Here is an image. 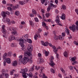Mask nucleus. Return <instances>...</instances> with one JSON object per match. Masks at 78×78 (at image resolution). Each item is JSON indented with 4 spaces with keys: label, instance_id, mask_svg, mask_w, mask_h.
I'll return each instance as SVG.
<instances>
[{
    "label": "nucleus",
    "instance_id": "42",
    "mask_svg": "<svg viewBox=\"0 0 78 78\" xmlns=\"http://www.w3.org/2000/svg\"><path fill=\"white\" fill-rule=\"evenodd\" d=\"M50 13H46L45 14L46 17L48 18L49 17V16H50Z\"/></svg>",
    "mask_w": 78,
    "mask_h": 78
},
{
    "label": "nucleus",
    "instance_id": "3",
    "mask_svg": "<svg viewBox=\"0 0 78 78\" xmlns=\"http://www.w3.org/2000/svg\"><path fill=\"white\" fill-rule=\"evenodd\" d=\"M76 25L77 26H76L75 27V26L74 25H73L72 26L69 27V28L71 30H72L73 31V32H75V31H77L78 30V21H77L76 22Z\"/></svg>",
    "mask_w": 78,
    "mask_h": 78
},
{
    "label": "nucleus",
    "instance_id": "15",
    "mask_svg": "<svg viewBox=\"0 0 78 78\" xmlns=\"http://www.w3.org/2000/svg\"><path fill=\"white\" fill-rule=\"evenodd\" d=\"M5 73V71L4 69H3L2 71V73L1 75L0 76V78H4V75Z\"/></svg>",
    "mask_w": 78,
    "mask_h": 78
},
{
    "label": "nucleus",
    "instance_id": "52",
    "mask_svg": "<svg viewBox=\"0 0 78 78\" xmlns=\"http://www.w3.org/2000/svg\"><path fill=\"white\" fill-rule=\"evenodd\" d=\"M41 1L42 4H44V2L45 1V0H41Z\"/></svg>",
    "mask_w": 78,
    "mask_h": 78
},
{
    "label": "nucleus",
    "instance_id": "64",
    "mask_svg": "<svg viewBox=\"0 0 78 78\" xmlns=\"http://www.w3.org/2000/svg\"><path fill=\"white\" fill-rule=\"evenodd\" d=\"M55 12L56 14H58V10L57 9L55 10Z\"/></svg>",
    "mask_w": 78,
    "mask_h": 78
},
{
    "label": "nucleus",
    "instance_id": "25",
    "mask_svg": "<svg viewBox=\"0 0 78 78\" xmlns=\"http://www.w3.org/2000/svg\"><path fill=\"white\" fill-rule=\"evenodd\" d=\"M19 4L21 5H23L25 4V2L24 1H21L19 2Z\"/></svg>",
    "mask_w": 78,
    "mask_h": 78
},
{
    "label": "nucleus",
    "instance_id": "61",
    "mask_svg": "<svg viewBox=\"0 0 78 78\" xmlns=\"http://www.w3.org/2000/svg\"><path fill=\"white\" fill-rule=\"evenodd\" d=\"M23 25H20V28H23Z\"/></svg>",
    "mask_w": 78,
    "mask_h": 78
},
{
    "label": "nucleus",
    "instance_id": "5",
    "mask_svg": "<svg viewBox=\"0 0 78 78\" xmlns=\"http://www.w3.org/2000/svg\"><path fill=\"white\" fill-rule=\"evenodd\" d=\"M55 22L57 23V25H59L60 26H62V25L61 24V23L60 21L59 20V16H57L55 19Z\"/></svg>",
    "mask_w": 78,
    "mask_h": 78
},
{
    "label": "nucleus",
    "instance_id": "40",
    "mask_svg": "<svg viewBox=\"0 0 78 78\" xmlns=\"http://www.w3.org/2000/svg\"><path fill=\"white\" fill-rule=\"evenodd\" d=\"M40 69V66L37 67V66H35V70H39Z\"/></svg>",
    "mask_w": 78,
    "mask_h": 78
},
{
    "label": "nucleus",
    "instance_id": "1",
    "mask_svg": "<svg viewBox=\"0 0 78 78\" xmlns=\"http://www.w3.org/2000/svg\"><path fill=\"white\" fill-rule=\"evenodd\" d=\"M24 58L22 59V63L24 64H25L29 62V64H32L33 63V60H32V55L28 52L27 51H25V53L24 54Z\"/></svg>",
    "mask_w": 78,
    "mask_h": 78
},
{
    "label": "nucleus",
    "instance_id": "32",
    "mask_svg": "<svg viewBox=\"0 0 78 78\" xmlns=\"http://www.w3.org/2000/svg\"><path fill=\"white\" fill-rule=\"evenodd\" d=\"M14 72H15V70L13 69L12 70H11L10 72V75H13V74L14 73Z\"/></svg>",
    "mask_w": 78,
    "mask_h": 78
},
{
    "label": "nucleus",
    "instance_id": "4",
    "mask_svg": "<svg viewBox=\"0 0 78 78\" xmlns=\"http://www.w3.org/2000/svg\"><path fill=\"white\" fill-rule=\"evenodd\" d=\"M7 56V53H5L3 55V59H5L6 62L8 64H10L11 63V61L10 60V58H6Z\"/></svg>",
    "mask_w": 78,
    "mask_h": 78
},
{
    "label": "nucleus",
    "instance_id": "6",
    "mask_svg": "<svg viewBox=\"0 0 78 78\" xmlns=\"http://www.w3.org/2000/svg\"><path fill=\"white\" fill-rule=\"evenodd\" d=\"M8 30L9 31H11L12 32V34H17V32H16V31L15 30V29H14V28H12L11 29V27H9L8 28Z\"/></svg>",
    "mask_w": 78,
    "mask_h": 78
},
{
    "label": "nucleus",
    "instance_id": "8",
    "mask_svg": "<svg viewBox=\"0 0 78 78\" xmlns=\"http://www.w3.org/2000/svg\"><path fill=\"white\" fill-rule=\"evenodd\" d=\"M76 57H74L72 58H69L71 61L72 60V61L73 62L72 63L73 65H75V64H77V63H78V62H77L76 61H75V60H76Z\"/></svg>",
    "mask_w": 78,
    "mask_h": 78
},
{
    "label": "nucleus",
    "instance_id": "24",
    "mask_svg": "<svg viewBox=\"0 0 78 78\" xmlns=\"http://www.w3.org/2000/svg\"><path fill=\"white\" fill-rule=\"evenodd\" d=\"M26 40L27 41L28 43L29 44H32V41L31 39L28 38H26Z\"/></svg>",
    "mask_w": 78,
    "mask_h": 78
},
{
    "label": "nucleus",
    "instance_id": "11",
    "mask_svg": "<svg viewBox=\"0 0 78 78\" xmlns=\"http://www.w3.org/2000/svg\"><path fill=\"white\" fill-rule=\"evenodd\" d=\"M15 39V37L14 35H10L8 38L9 41L11 42L13 40Z\"/></svg>",
    "mask_w": 78,
    "mask_h": 78
},
{
    "label": "nucleus",
    "instance_id": "41",
    "mask_svg": "<svg viewBox=\"0 0 78 78\" xmlns=\"http://www.w3.org/2000/svg\"><path fill=\"white\" fill-rule=\"evenodd\" d=\"M60 70H61V71H62V73H65V71H64V70L63 68H60Z\"/></svg>",
    "mask_w": 78,
    "mask_h": 78
},
{
    "label": "nucleus",
    "instance_id": "55",
    "mask_svg": "<svg viewBox=\"0 0 78 78\" xmlns=\"http://www.w3.org/2000/svg\"><path fill=\"white\" fill-rule=\"evenodd\" d=\"M74 44H76V45H78V43H77V42H76V41H74L73 42Z\"/></svg>",
    "mask_w": 78,
    "mask_h": 78
},
{
    "label": "nucleus",
    "instance_id": "26",
    "mask_svg": "<svg viewBox=\"0 0 78 78\" xmlns=\"http://www.w3.org/2000/svg\"><path fill=\"white\" fill-rule=\"evenodd\" d=\"M63 55L66 57H67V56H68V52L65 51L64 52Z\"/></svg>",
    "mask_w": 78,
    "mask_h": 78
},
{
    "label": "nucleus",
    "instance_id": "20",
    "mask_svg": "<svg viewBox=\"0 0 78 78\" xmlns=\"http://www.w3.org/2000/svg\"><path fill=\"white\" fill-rule=\"evenodd\" d=\"M28 69H23L21 70V71L20 72V73H25V72H27Z\"/></svg>",
    "mask_w": 78,
    "mask_h": 78
},
{
    "label": "nucleus",
    "instance_id": "27",
    "mask_svg": "<svg viewBox=\"0 0 78 78\" xmlns=\"http://www.w3.org/2000/svg\"><path fill=\"white\" fill-rule=\"evenodd\" d=\"M55 34V36H54V39L55 40H56V41L58 40V36H56V34H55V32H54Z\"/></svg>",
    "mask_w": 78,
    "mask_h": 78
},
{
    "label": "nucleus",
    "instance_id": "36",
    "mask_svg": "<svg viewBox=\"0 0 78 78\" xmlns=\"http://www.w3.org/2000/svg\"><path fill=\"white\" fill-rule=\"evenodd\" d=\"M29 77H30L31 78L33 76V74L31 73H30L29 74H28Z\"/></svg>",
    "mask_w": 78,
    "mask_h": 78
},
{
    "label": "nucleus",
    "instance_id": "22",
    "mask_svg": "<svg viewBox=\"0 0 78 78\" xmlns=\"http://www.w3.org/2000/svg\"><path fill=\"white\" fill-rule=\"evenodd\" d=\"M58 39L59 40H61L62 41V40H64V37L61 36V35H59L58 36Z\"/></svg>",
    "mask_w": 78,
    "mask_h": 78
},
{
    "label": "nucleus",
    "instance_id": "33",
    "mask_svg": "<svg viewBox=\"0 0 78 78\" xmlns=\"http://www.w3.org/2000/svg\"><path fill=\"white\" fill-rule=\"evenodd\" d=\"M48 44H49L48 42L46 41L44 43V46H45L46 47H47V46H48Z\"/></svg>",
    "mask_w": 78,
    "mask_h": 78
},
{
    "label": "nucleus",
    "instance_id": "18",
    "mask_svg": "<svg viewBox=\"0 0 78 78\" xmlns=\"http://www.w3.org/2000/svg\"><path fill=\"white\" fill-rule=\"evenodd\" d=\"M6 22L7 24H8V25H10L11 23V20L9 19H7Z\"/></svg>",
    "mask_w": 78,
    "mask_h": 78
},
{
    "label": "nucleus",
    "instance_id": "7",
    "mask_svg": "<svg viewBox=\"0 0 78 78\" xmlns=\"http://www.w3.org/2000/svg\"><path fill=\"white\" fill-rule=\"evenodd\" d=\"M27 49L28 51V52L30 53V52L32 51H33V45H32L30 44H29L28 45V47L27 48Z\"/></svg>",
    "mask_w": 78,
    "mask_h": 78
},
{
    "label": "nucleus",
    "instance_id": "34",
    "mask_svg": "<svg viewBox=\"0 0 78 78\" xmlns=\"http://www.w3.org/2000/svg\"><path fill=\"white\" fill-rule=\"evenodd\" d=\"M44 53H45V55L46 56H48V52H47V51H46L45 50H44Z\"/></svg>",
    "mask_w": 78,
    "mask_h": 78
},
{
    "label": "nucleus",
    "instance_id": "35",
    "mask_svg": "<svg viewBox=\"0 0 78 78\" xmlns=\"http://www.w3.org/2000/svg\"><path fill=\"white\" fill-rule=\"evenodd\" d=\"M5 78H8L9 77V74L5 73Z\"/></svg>",
    "mask_w": 78,
    "mask_h": 78
},
{
    "label": "nucleus",
    "instance_id": "50",
    "mask_svg": "<svg viewBox=\"0 0 78 78\" xmlns=\"http://www.w3.org/2000/svg\"><path fill=\"white\" fill-rule=\"evenodd\" d=\"M60 48H61L60 47H58V48H56V49L57 50V51H56L54 52L55 53V54H56V53H57L56 51H58V49H60Z\"/></svg>",
    "mask_w": 78,
    "mask_h": 78
},
{
    "label": "nucleus",
    "instance_id": "21",
    "mask_svg": "<svg viewBox=\"0 0 78 78\" xmlns=\"http://www.w3.org/2000/svg\"><path fill=\"white\" fill-rule=\"evenodd\" d=\"M61 18L62 20H65L66 19V15H65V14H62L61 16Z\"/></svg>",
    "mask_w": 78,
    "mask_h": 78
},
{
    "label": "nucleus",
    "instance_id": "62",
    "mask_svg": "<svg viewBox=\"0 0 78 78\" xmlns=\"http://www.w3.org/2000/svg\"><path fill=\"white\" fill-rule=\"evenodd\" d=\"M17 9V7H16V6H14L13 7V9Z\"/></svg>",
    "mask_w": 78,
    "mask_h": 78
},
{
    "label": "nucleus",
    "instance_id": "51",
    "mask_svg": "<svg viewBox=\"0 0 78 78\" xmlns=\"http://www.w3.org/2000/svg\"><path fill=\"white\" fill-rule=\"evenodd\" d=\"M14 45H15V44L12 43L11 44V46L12 47H14Z\"/></svg>",
    "mask_w": 78,
    "mask_h": 78
},
{
    "label": "nucleus",
    "instance_id": "56",
    "mask_svg": "<svg viewBox=\"0 0 78 78\" xmlns=\"http://www.w3.org/2000/svg\"><path fill=\"white\" fill-rule=\"evenodd\" d=\"M41 44L43 45H44V44L45 43H44V41H41Z\"/></svg>",
    "mask_w": 78,
    "mask_h": 78
},
{
    "label": "nucleus",
    "instance_id": "28",
    "mask_svg": "<svg viewBox=\"0 0 78 78\" xmlns=\"http://www.w3.org/2000/svg\"><path fill=\"white\" fill-rule=\"evenodd\" d=\"M32 13H33V14H34V15H35V16L37 15V13H36V10L35 9H33L32 10Z\"/></svg>",
    "mask_w": 78,
    "mask_h": 78
},
{
    "label": "nucleus",
    "instance_id": "9",
    "mask_svg": "<svg viewBox=\"0 0 78 78\" xmlns=\"http://www.w3.org/2000/svg\"><path fill=\"white\" fill-rule=\"evenodd\" d=\"M54 59V57L51 56V60H50V62L49 63V64L51 66H52V67H53L54 66H55V63H54V62L53 61V60L52 59Z\"/></svg>",
    "mask_w": 78,
    "mask_h": 78
},
{
    "label": "nucleus",
    "instance_id": "19",
    "mask_svg": "<svg viewBox=\"0 0 78 78\" xmlns=\"http://www.w3.org/2000/svg\"><path fill=\"white\" fill-rule=\"evenodd\" d=\"M1 14L3 18H5V17L6 16V13L5 12H4V11L2 12Z\"/></svg>",
    "mask_w": 78,
    "mask_h": 78
},
{
    "label": "nucleus",
    "instance_id": "47",
    "mask_svg": "<svg viewBox=\"0 0 78 78\" xmlns=\"http://www.w3.org/2000/svg\"><path fill=\"white\" fill-rule=\"evenodd\" d=\"M42 24L43 26H46V25H47V24H46V23H45L44 22H43L42 23Z\"/></svg>",
    "mask_w": 78,
    "mask_h": 78
},
{
    "label": "nucleus",
    "instance_id": "57",
    "mask_svg": "<svg viewBox=\"0 0 78 78\" xmlns=\"http://www.w3.org/2000/svg\"><path fill=\"white\" fill-rule=\"evenodd\" d=\"M38 56H39V57H41V56H42L41 55V54L40 53H39L38 54Z\"/></svg>",
    "mask_w": 78,
    "mask_h": 78
},
{
    "label": "nucleus",
    "instance_id": "30",
    "mask_svg": "<svg viewBox=\"0 0 78 78\" xmlns=\"http://www.w3.org/2000/svg\"><path fill=\"white\" fill-rule=\"evenodd\" d=\"M39 60L40 63H41V62H44V59H43L42 58H39Z\"/></svg>",
    "mask_w": 78,
    "mask_h": 78
},
{
    "label": "nucleus",
    "instance_id": "45",
    "mask_svg": "<svg viewBox=\"0 0 78 78\" xmlns=\"http://www.w3.org/2000/svg\"><path fill=\"white\" fill-rule=\"evenodd\" d=\"M41 69V72H42V70L44 69V68L42 66H41L40 68Z\"/></svg>",
    "mask_w": 78,
    "mask_h": 78
},
{
    "label": "nucleus",
    "instance_id": "13",
    "mask_svg": "<svg viewBox=\"0 0 78 78\" xmlns=\"http://www.w3.org/2000/svg\"><path fill=\"white\" fill-rule=\"evenodd\" d=\"M49 46H50V47H52V48H53V49H54L53 51L54 52L56 51H57V49H56V47H55V46H52L51 43H49Z\"/></svg>",
    "mask_w": 78,
    "mask_h": 78
},
{
    "label": "nucleus",
    "instance_id": "58",
    "mask_svg": "<svg viewBox=\"0 0 78 78\" xmlns=\"http://www.w3.org/2000/svg\"><path fill=\"white\" fill-rule=\"evenodd\" d=\"M58 76L59 77H60V78H61V77H62V76L61 75V74L60 73L58 74Z\"/></svg>",
    "mask_w": 78,
    "mask_h": 78
},
{
    "label": "nucleus",
    "instance_id": "63",
    "mask_svg": "<svg viewBox=\"0 0 78 78\" xmlns=\"http://www.w3.org/2000/svg\"><path fill=\"white\" fill-rule=\"evenodd\" d=\"M55 2L56 4H58V0H55Z\"/></svg>",
    "mask_w": 78,
    "mask_h": 78
},
{
    "label": "nucleus",
    "instance_id": "31",
    "mask_svg": "<svg viewBox=\"0 0 78 78\" xmlns=\"http://www.w3.org/2000/svg\"><path fill=\"white\" fill-rule=\"evenodd\" d=\"M15 14L16 16H19L20 15V13L18 11H16L15 12Z\"/></svg>",
    "mask_w": 78,
    "mask_h": 78
},
{
    "label": "nucleus",
    "instance_id": "12",
    "mask_svg": "<svg viewBox=\"0 0 78 78\" xmlns=\"http://www.w3.org/2000/svg\"><path fill=\"white\" fill-rule=\"evenodd\" d=\"M2 31L3 33L5 34L6 33V30H5V25H3L2 26Z\"/></svg>",
    "mask_w": 78,
    "mask_h": 78
},
{
    "label": "nucleus",
    "instance_id": "43",
    "mask_svg": "<svg viewBox=\"0 0 78 78\" xmlns=\"http://www.w3.org/2000/svg\"><path fill=\"white\" fill-rule=\"evenodd\" d=\"M51 72L52 73H55V70H54L52 68H51Z\"/></svg>",
    "mask_w": 78,
    "mask_h": 78
},
{
    "label": "nucleus",
    "instance_id": "37",
    "mask_svg": "<svg viewBox=\"0 0 78 78\" xmlns=\"http://www.w3.org/2000/svg\"><path fill=\"white\" fill-rule=\"evenodd\" d=\"M38 37V34H36L34 36V39L35 40H36L37 39V38Z\"/></svg>",
    "mask_w": 78,
    "mask_h": 78
},
{
    "label": "nucleus",
    "instance_id": "39",
    "mask_svg": "<svg viewBox=\"0 0 78 78\" xmlns=\"http://www.w3.org/2000/svg\"><path fill=\"white\" fill-rule=\"evenodd\" d=\"M34 20L36 22H39V20H38V18H37L36 17L34 18Z\"/></svg>",
    "mask_w": 78,
    "mask_h": 78
},
{
    "label": "nucleus",
    "instance_id": "38",
    "mask_svg": "<svg viewBox=\"0 0 78 78\" xmlns=\"http://www.w3.org/2000/svg\"><path fill=\"white\" fill-rule=\"evenodd\" d=\"M50 5H51V6H52L54 8H56V5H54L53 3H51Z\"/></svg>",
    "mask_w": 78,
    "mask_h": 78
},
{
    "label": "nucleus",
    "instance_id": "48",
    "mask_svg": "<svg viewBox=\"0 0 78 78\" xmlns=\"http://www.w3.org/2000/svg\"><path fill=\"white\" fill-rule=\"evenodd\" d=\"M8 9L9 10V11H11L12 12V11H11V10H12V9L10 7H8Z\"/></svg>",
    "mask_w": 78,
    "mask_h": 78
},
{
    "label": "nucleus",
    "instance_id": "14",
    "mask_svg": "<svg viewBox=\"0 0 78 78\" xmlns=\"http://www.w3.org/2000/svg\"><path fill=\"white\" fill-rule=\"evenodd\" d=\"M35 66L34 65L33 66H32L31 68H30L29 69V72H33L34 71V67Z\"/></svg>",
    "mask_w": 78,
    "mask_h": 78
},
{
    "label": "nucleus",
    "instance_id": "16",
    "mask_svg": "<svg viewBox=\"0 0 78 78\" xmlns=\"http://www.w3.org/2000/svg\"><path fill=\"white\" fill-rule=\"evenodd\" d=\"M23 76V77L24 78H27V76H28V74H27L25 73H22Z\"/></svg>",
    "mask_w": 78,
    "mask_h": 78
},
{
    "label": "nucleus",
    "instance_id": "59",
    "mask_svg": "<svg viewBox=\"0 0 78 78\" xmlns=\"http://www.w3.org/2000/svg\"><path fill=\"white\" fill-rule=\"evenodd\" d=\"M44 35L45 36H47V33L45 32L44 33Z\"/></svg>",
    "mask_w": 78,
    "mask_h": 78
},
{
    "label": "nucleus",
    "instance_id": "60",
    "mask_svg": "<svg viewBox=\"0 0 78 78\" xmlns=\"http://www.w3.org/2000/svg\"><path fill=\"white\" fill-rule=\"evenodd\" d=\"M6 1L4 0L2 1V3H3V4H5L6 3Z\"/></svg>",
    "mask_w": 78,
    "mask_h": 78
},
{
    "label": "nucleus",
    "instance_id": "17",
    "mask_svg": "<svg viewBox=\"0 0 78 78\" xmlns=\"http://www.w3.org/2000/svg\"><path fill=\"white\" fill-rule=\"evenodd\" d=\"M17 65V61L15 60L12 63V65L13 66H16Z\"/></svg>",
    "mask_w": 78,
    "mask_h": 78
},
{
    "label": "nucleus",
    "instance_id": "29",
    "mask_svg": "<svg viewBox=\"0 0 78 78\" xmlns=\"http://www.w3.org/2000/svg\"><path fill=\"white\" fill-rule=\"evenodd\" d=\"M66 30H65V32L67 33V35H69L70 34V32H69V30L67 28L66 29Z\"/></svg>",
    "mask_w": 78,
    "mask_h": 78
},
{
    "label": "nucleus",
    "instance_id": "10",
    "mask_svg": "<svg viewBox=\"0 0 78 78\" xmlns=\"http://www.w3.org/2000/svg\"><path fill=\"white\" fill-rule=\"evenodd\" d=\"M19 59L18 60L20 64H21L22 63V58H23V56L22 55H21L19 57Z\"/></svg>",
    "mask_w": 78,
    "mask_h": 78
},
{
    "label": "nucleus",
    "instance_id": "46",
    "mask_svg": "<svg viewBox=\"0 0 78 78\" xmlns=\"http://www.w3.org/2000/svg\"><path fill=\"white\" fill-rule=\"evenodd\" d=\"M43 78H47V76H46L45 75V74L43 73Z\"/></svg>",
    "mask_w": 78,
    "mask_h": 78
},
{
    "label": "nucleus",
    "instance_id": "44",
    "mask_svg": "<svg viewBox=\"0 0 78 78\" xmlns=\"http://www.w3.org/2000/svg\"><path fill=\"white\" fill-rule=\"evenodd\" d=\"M62 8L63 9H66V6L64 5H63L62 6Z\"/></svg>",
    "mask_w": 78,
    "mask_h": 78
},
{
    "label": "nucleus",
    "instance_id": "2",
    "mask_svg": "<svg viewBox=\"0 0 78 78\" xmlns=\"http://www.w3.org/2000/svg\"><path fill=\"white\" fill-rule=\"evenodd\" d=\"M24 37H25V38H28V34H27L25 35L24 36H23L22 38H20L19 39V41H20L19 44L21 45V47L23 48H21L23 50H24V48H23V47H25V45L23 44H26L27 43V39H23Z\"/></svg>",
    "mask_w": 78,
    "mask_h": 78
},
{
    "label": "nucleus",
    "instance_id": "23",
    "mask_svg": "<svg viewBox=\"0 0 78 78\" xmlns=\"http://www.w3.org/2000/svg\"><path fill=\"white\" fill-rule=\"evenodd\" d=\"M29 22L30 24L31 25L32 27H34V23H33V22L31 20H29Z\"/></svg>",
    "mask_w": 78,
    "mask_h": 78
},
{
    "label": "nucleus",
    "instance_id": "49",
    "mask_svg": "<svg viewBox=\"0 0 78 78\" xmlns=\"http://www.w3.org/2000/svg\"><path fill=\"white\" fill-rule=\"evenodd\" d=\"M62 37H65V36H66V34L65 33H62Z\"/></svg>",
    "mask_w": 78,
    "mask_h": 78
},
{
    "label": "nucleus",
    "instance_id": "54",
    "mask_svg": "<svg viewBox=\"0 0 78 78\" xmlns=\"http://www.w3.org/2000/svg\"><path fill=\"white\" fill-rule=\"evenodd\" d=\"M75 11L76 12L77 14L78 15V10H77V9H75Z\"/></svg>",
    "mask_w": 78,
    "mask_h": 78
},
{
    "label": "nucleus",
    "instance_id": "53",
    "mask_svg": "<svg viewBox=\"0 0 78 78\" xmlns=\"http://www.w3.org/2000/svg\"><path fill=\"white\" fill-rule=\"evenodd\" d=\"M50 6H49L47 9L48 11H50Z\"/></svg>",
    "mask_w": 78,
    "mask_h": 78
}]
</instances>
